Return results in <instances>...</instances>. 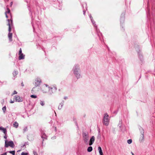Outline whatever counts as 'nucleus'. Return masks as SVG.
I'll return each instance as SVG.
<instances>
[{
	"label": "nucleus",
	"instance_id": "7c9ffc66",
	"mask_svg": "<svg viewBox=\"0 0 155 155\" xmlns=\"http://www.w3.org/2000/svg\"><path fill=\"white\" fill-rule=\"evenodd\" d=\"M33 153L34 155H38L37 153L35 151H33Z\"/></svg>",
	"mask_w": 155,
	"mask_h": 155
},
{
	"label": "nucleus",
	"instance_id": "412c9836",
	"mask_svg": "<svg viewBox=\"0 0 155 155\" xmlns=\"http://www.w3.org/2000/svg\"><path fill=\"white\" fill-rule=\"evenodd\" d=\"M40 104L41 106H43L45 105L44 101H40Z\"/></svg>",
	"mask_w": 155,
	"mask_h": 155
},
{
	"label": "nucleus",
	"instance_id": "4c0bfd02",
	"mask_svg": "<svg viewBox=\"0 0 155 155\" xmlns=\"http://www.w3.org/2000/svg\"><path fill=\"white\" fill-rule=\"evenodd\" d=\"M4 138L5 139H7V137L6 136H4Z\"/></svg>",
	"mask_w": 155,
	"mask_h": 155
},
{
	"label": "nucleus",
	"instance_id": "aec40b11",
	"mask_svg": "<svg viewBox=\"0 0 155 155\" xmlns=\"http://www.w3.org/2000/svg\"><path fill=\"white\" fill-rule=\"evenodd\" d=\"M90 18L91 19V20L92 22L93 23V24L94 25V26L95 27H96V26H95L96 25L94 24L95 22H94V20H93L92 17L91 16V17H90Z\"/></svg>",
	"mask_w": 155,
	"mask_h": 155
},
{
	"label": "nucleus",
	"instance_id": "473e14b6",
	"mask_svg": "<svg viewBox=\"0 0 155 155\" xmlns=\"http://www.w3.org/2000/svg\"><path fill=\"white\" fill-rule=\"evenodd\" d=\"M14 101H12V100H11L10 101V103H14Z\"/></svg>",
	"mask_w": 155,
	"mask_h": 155
},
{
	"label": "nucleus",
	"instance_id": "f257e3e1",
	"mask_svg": "<svg viewBox=\"0 0 155 155\" xmlns=\"http://www.w3.org/2000/svg\"><path fill=\"white\" fill-rule=\"evenodd\" d=\"M73 71L77 79L80 78L81 77V71L79 66L78 64H75L73 68Z\"/></svg>",
	"mask_w": 155,
	"mask_h": 155
},
{
	"label": "nucleus",
	"instance_id": "423d86ee",
	"mask_svg": "<svg viewBox=\"0 0 155 155\" xmlns=\"http://www.w3.org/2000/svg\"><path fill=\"white\" fill-rule=\"evenodd\" d=\"M7 21H8V23L7 25L9 26L8 28V31L9 32V33H10L11 31V24H12V20H10L9 19H8Z\"/></svg>",
	"mask_w": 155,
	"mask_h": 155
},
{
	"label": "nucleus",
	"instance_id": "ddd939ff",
	"mask_svg": "<svg viewBox=\"0 0 155 155\" xmlns=\"http://www.w3.org/2000/svg\"><path fill=\"white\" fill-rule=\"evenodd\" d=\"M98 150L100 155H103V153L101 147H98Z\"/></svg>",
	"mask_w": 155,
	"mask_h": 155
},
{
	"label": "nucleus",
	"instance_id": "a19ab883",
	"mask_svg": "<svg viewBox=\"0 0 155 155\" xmlns=\"http://www.w3.org/2000/svg\"><path fill=\"white\" fill-rule=\"evenodd\" d=\"M84 14H85V12L84 11Z\"/></svg>",
	"mask_w": 155,
	"mask_h": 155
},
{
	"label": "nucleus",
	"instance_id": "cd10ccee",
	"mask_svg": "<svg viewBox=\"0 0 155 155\" xmlns=\"http://www.w3.org/2000/svg\"><path fill=\"white\" fill-rule=\"evenodd\" d=\"M28 153H25L24 152H22L21 153V155H27Z\"/></svg>",
	"mask_w": 155,
	"mask_h": 155
},
{
	"label": "nucleus",
	"instance_id": "39448f33",
	"mask_svg": "<svg viewBox=\"0 0 155 155\" xmlns=\"http://www.w3.org/2000/svg\"><path fill=\"white\" fill-rule=\"evenodd\" d=\"M83 139L85 142H88V134L87 132H83Z\"/></svg>",
	"mask_w": 155,
	"mask_h": 155
},
{
	"label": "nucleus",
	"instance_id": "72a5a7b5",
	"mask_svg": "<svg viewBox=\"0 0 155 155\" xmlns=\"http://www.w3.org/2000/svg\"><path fill=\"white\" fill-rule=\"evenodd\" d=\"M5 16L6 18H8V16L7 14V12H5Z\"/></svg>",
	"mask_w": 155,
	"mask_h": 155
},
{
	"label": "nucleus",
	"instance_id": "c756f323",
	"mask_svg": "<svg viewBox=\"0 0 155 155\" xmlns=\"http://www.w3.org/2000/svg\"><path fill=\"white\" fill-rule=\"evenodd\" d=\"M17 92L16 91H14L12 94L14 95L15 94H17Z\"/></svg>",
	"mask_w": 155,
	"mask_h": 155
},
{
	"label": "nucleus",
	"instance_id": "7ed1b4c3",
	"mask_svg": "<svg viewBox=\"0 0 155 155\" xmlns=\"http://www.w3.org/2000/svg\"><path fill=\"white\" fill-rule=\"evenodd\" d=\"M140 131L141 134L139 140L140 142H143L144 140V130L142 128H140Z\"/></svg>",
	"mask_w": 155,
	"mask_h": 155
},
{
	"label": "nucleus",
	"instance_id": "ea45409f",
	"mask_svg": "<svg viewBox=\"0 0 155 155\" xmlns=\"http://www.w3.org/2000/svg\"><path fill=\"white\" fill-rule=\"evenodd\" d=\"M131 153L132 154V155H134L133 153L132 152H131Z\"/></svg>",
	"mask_w": 155,
	"mask_h": 155
},
{
	"label": "nucleus",
	"instance_id": "0eeeda50",
	"mask_svg": "<svg viewBox=\"0 0 155 155\" xmlns=\"http://www.w3.org/2000/svg\"><path fill=\"white\" fill-rule=\"evenodd\" d=\"M14 98L15 99L16 101L20 102L22 101V100L20 98V97L18 96H14Z\"/></svg>",
	"mask_w": 155,
	"mask_h": 155
},
{
	"label": "nucleus",
	"instance_id": "f3484780",
	"mask_svg": "<svg viewBox=\"0 0 155 155\" xmlns=\"http://www.w3.org/2000/svg\"><path fill=\"white\" fill-rule=\"evenodd\" d=\"M18 74V72L16 71H14L13 73V76L14 77V79L15 78L16 76Z\"/></svg>",
	"mask_w": 155,
	"mask_h": 155
},
{
	"label": "nucleus",
	"instance_id": "6ab92c4d",
	"mask_svg": "<svg viewBox=\"0 0 155 155\" xmlns=\"http://www.w3.org/2000/svg\"><path fill=\"white\" fill-rule=\"evenodd\" d=\"M63 104L62 103L61 104H60V105L58 107V109L59 110L61 109L62 108Z\"/></svg>",
	"mask_w": 155,
	"mask_h": 155
},
{
	"label": "nucleus",
	"instance_id": "4468645a",
	"mask_svg": "<svg viewBox=\"0 0 155 155\" xmlns=\"http://www.w3.org/2000/svg\"><path fill=\"white\" fill-rule=\"evenodd\" d=\"M8 36L9 40L12 41V33H9L8 35Z\"/></svg>",
	"mask_w": 155,
	"mask_h": 155
},
{
	"label": "nucleus",
	"instance_id": "dca6fc26",
	"mask_svg": "<svg viewBox=\"0 0 155 155\" xmlns=\"http://www.w3.org/2000/svg\"><path fill=\"white\" fill-rule=\"evenodd\" d=\"M49 91H52V90H53L54 91H55L57 90L56 88L55 87H49Z\"/></svg>",
	"mask_w": 155,
	"mask_h": 155
},
{
	"label": "nucleus",
	"instance_id": "5701e85b",
	"mask_svg": "<svg viewBox=\"0 0 155 155\" xmlns=\"http://www.w3.org/2000/svg\"><path fill=\"white\" fill-rule=\"evenodd\" d=\"M9 153L12 154V155H15V151L14 150V151H10L9 152Z\"/></svg>",
	"mask_w": 155,
	"mask_h": 155
},
{
	"label": "nucleus",
	"instance_id": "f704fd0d",
	"mask_svg": "<svg viewBox=\"0 0 155 155\" xmlns=\"http://www.w3.org/2000/svg\"><path fill=\"white\" fill-rule=\"evenodd\" d=\"M1 155H7V154H6V153H4L3 154H2Z\"/></svg>",
	"mask_w": 155,
	"mask_h": 155
},
{
	"label": "nucleus",
	"instance_id": "c85d7f7f",
	"mask_svg": "<svg viewBox=\"0 0 155 155\" xmlns=\"http://www.w3.org/2000/svg\"><path fill=\"white\" fill-rule=\"evenodd\" d=\"M7 11L6 12H7V13H9L10 12V9L8 8H7Z\"/></svg>",
	"mask_w": 155,
	"mask_h": 155
},
{
	"label": "nucleus",
	"instance_id": "20e7f679",
	"mask_svg": "<svg viewBox=\"0 0 155 155\" xmlns=\"http://www.w3.org/2000/svg\"><path fill=\"white\" fill-rule=\"evenodd\" d=\"M14 143L11 140L8 141L7 140H5V147H8V146H10L12 147H14Z\"/></svg>",
	"mask_w": 155,
	"mask_h": 155
},
{
	"label": "nucleus",
	"instance_id": "a211bd4d",
	"mask_svg": "<svg viewBox=\"0 0 155 155\" xmlns=\"http://www.w3.org/2000/svg\"><path fill=\"white\" fill-rule=\"evenodd\" d=\"M92 147H89L87 149V151L88 152H90L92 150Z\"/></svg>",
	"mask_w": 155,
	"mask_h": 155
},
{
	"label": "nucleus",
	"instance_id": "393cba45",
	"mask_svg": "<svg viewBox=\"0 0 155 155\" xmlns=\"http://www.w3.org/2000/svg\"><path fill=\"white\" fill-rule=\"evenodd\" d=\"M31 97L32 98H37V96L36 95H31Z\"/></svg>",
	"mask_w": 155,
	"mask_h": 155
},
{
	"label": "nucleus",
	"instance_id": "f8f14e48",
	"mask_svg": "<svg viewBox=\"0 0 155 155\" xmlns=\"http://www.w3.org/2000/svg\"><path fill=\"white\" fill-rule=\"evenodd\" d=\"M19 59L21 60L24 59L25 55H24L23 54H19Z\"/></svg>",
	"mask_w": 155,
	"mask_h": 155
},
{
	"label": "nucleus",
	"instance_id": "6e6552de",
	"mask_svg": "<svg viewBox=\"0 0 155 155\" xmlns=\"http://www.w3.org/2000/svg\"><path fill=\"white\" fill-rule=\"evenodd\" d=\"M95 140V138L94 136H92L91 138L89 143V145H91L93 143Z\"/></svg>",
	"mask_w": 155,
	"mask_h": 155
},
{
	"label": "nucleus",
	"instance_id": "b1692460",
	"mask_svg": "<svg viewBox=\"0 0 155 155\" xmlns=\"http://www.w3.org/2000/svg\"><path fill=\"white\" fill-rule=\"evenodd\" d=\"M6 110V107L5 106L4 107L2 108V110L4 113H5V112Z\"/></svg>",
	"mask_w": 155,
	"mask_h": 155
},
{
	"label": "nucleus",
	"instance_id": "a878e982",
	"mask_svg": "<svg viewBox=\"0 0 155 155\" xmlns=\"http://www.w3.org/2000/svg\"><path fill=\"white\" fill-rule=\"evenodd\" d=\"M22 54V50L21 48H20L18 53V54Z\"/></svg>",
	"mask_w": 155,
	"mask_h": 155
},
{
	"label": "nucleus",
	"instance_id": "9d476101",
	"mask_svg": "<svg viewBox=\"0 0 155 155\" xmlns=\"http://www.w3.org/2000/svg\"><path fill=\"white\" fill-rule=\"evenodd\" d=\"M0 130H2L4 134H6L7 133V130L5 128H4L2 127H0Z\"/></svg>",
	"mask_w": 155,
	"mask_h": 155
},
{
	"label": "nucleus",
	"instance_id": "9b49d317",
	"mask_svg": "<svg viewBox=\"0 0 155 155\" xmlns=\"http://www.w3.org/2000/svg\"><path fill=\"white\" fill-rule=\"evenodd\" d=\"M41 137L42 139H46L47 138V136L45 133H43L42 131L41 132Z\"/></svg>",
	"mask_w": 155,
	"mask_h": 155
},
{
	"label": "nucleus",
	"instance_id": "4be33fe9",
	"mask_svg": "<svg viewBox=\"0 0 155 155\" xmlns=\"http://www.w3.org/2000/svg\"><path fill=\"white\" fill-rule=\"evenodd\" d=\"M127 142L129 144L131 143L132 142V140L131 139H129L127 140Z\"/></svg>",
	"mask_w": 155,
	"mask_h": 155
},
{
	"label": "nucleus",
	"instance_id": "c9c22d12",
	"mask_svg": "<svg viewBox=\"0 0 155 155\" xmlns=\"http://www.w3.org/2000/svg\"><path fill=\"white\" fill-rule=\"evenodd\" d=\"M21 86H24V84H23V82H22V83H21Z\"/></svg>",
	"mask_w": 155,
	"mask_h": 155
},
{
	"label": "nucleus",
	"instance_id": "e433bc0d",
	"mask_svg": "<svg viewBox=\"0 0 155 155\" xmlns=\"http://www.w3.org/2000/svg\"><path fill=\"white\" fill-rule=\"evenodd\" d=\"M64 98L65 99H67V97H64Z\"/></svg>",
	"mask_w": 155,
	"mask_h": 155
},
{
	"label": "nucleus",
	"instance_id": "2f4dec72",
	"mask_svg": "<svg viewBox=\"0 0 155 155\" xmlns=\"http://www.w3.org/2000/svg\"><path fill=\"white\" fill-rule=\"evenodd\" d=\"M25 146H26V143H25L23 145H22L21 146V147H24Z\"/></svg>",
	"mask_w": 155,
	"mask_h": 155
},
{
	"label": "nucleus",
	"instance_id": "f03ea898",
	"mask_svg": "<svg viewBox=\"0 0 155 155\" xmlns=\"http://www.w3.org/2000/svg\"><path fill=\"white\" fill-rule=\"evenodd\" d=\"M109 116L107 113L104 114L103 120V124L107 126L109 123V119L108 118Z\"/></svg>",
	"mask_w": 155,
	"mask_h": 155
},
{
	"label": "nucleus",
	"instance_id": "1a4fd4ad",
	"mask_svg": "<svg viewBox=\"0 0 155 155\" xmlns=\"http://www.w3.org/2000/svg\"><path fill=\"white\" fill-rule=\"evenodd\" d=\"M36 82L35 83V86L36 87L39 86L40 85V83L41 82V80H39L36 81Z\"/></svg>",
	"mask_w": 155,
	"mask_h": 155
},
{
	"label": "nucleus",
	"instance_id": "2eb2a0df",
	"mask_svg": "<svg viewBox=\"0 0 155 155\" xmlns=\"http://www.w3.org/2000/svg\"><path fill=\"white\" fill-rule=\"evenodd\" d=\"M13 125L14 127L17 128L18 126V124L17 122L16 121L14 123Z\"/></svg>",
	"mask_w": 155,
	"mask_h": 155
},
{
	"label": "nucleus",
	"instance_id": "bb28decb",
	"mask_svg": "<svg viewBox=\"0 0 155 155\" xmlns=\"http://www.w3.org/2000/svg\"><path fill=\"white\" fill-rule=\"evenodd\" d=\"M27 130V127H25L23 129L24 132H25Z\"/></svg>",
	"mask_w": 155,
	"mask_h": 155
},
{
	"label": "nucleus",
	"instance_id": "58836bf2",
	"mask_svg": "<svg viewBox=\"0 0 155 155\" xmlns=\"http://www.w3.org/2000/svg\"><path fill=\"white\" fill-rule=\"evenodd\" d=\"M97 138H100V134H99L98 136L97 137Z\"/></svg>",
	"mask_w": 155,
	"mask_h": 155
}]
</instances>
